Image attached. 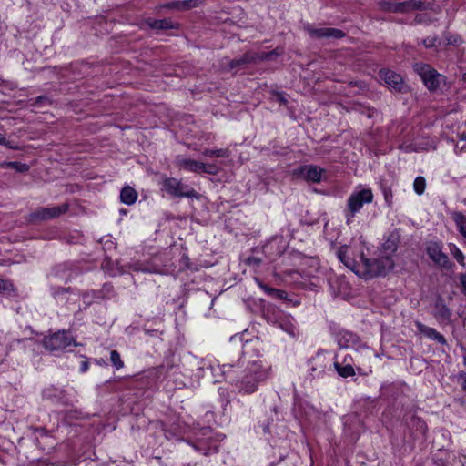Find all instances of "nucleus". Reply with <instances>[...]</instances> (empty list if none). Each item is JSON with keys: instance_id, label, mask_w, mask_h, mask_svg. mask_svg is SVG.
<instances>
[{"instance_id": "nucleus-1", "label": "nucleus", "mask_w": 466, "mask_h": 466, "mask_svg": "<svg viewBox=\"0 0 466 466\" xmlns=\"http://www.w3.org/2000/svg\"><path fill=\"white\" fill-rule=\"evenodd\" d=\"M394 268V262L389 256L368 258L360 254V270L357 275L364 279H372L387 275Z\"/></svg>"}, {"instance_id": "nucleus-2", "label": "nucleus", "mask_w": 466, "mask_h": 466, "mask_svg": "<svg viewBox=\"0 0 466 466\" xmlns=\"http://www.w3.org/2000/svg\"><path fill=\"white\" fill-rule=\"evenodd\" d=\"M245 376L240 381V391L247 394L257 390L258 383L265 380L268 376L269 369L264 367L261 361H254L246 370Z\"/></svg>"}, {"instance_id": "nucleus-3", "label": "nucleus", "mask_w": 466, "mask_h": 466, "mask_svg": "<svg viewBox=\"0 0 466 466\" xmlns=\"http://www.w3.org/2000/svg\"><path fill=\"white\" fill-rule=\"evenodd\" d=\"M415 71L420 75L423 84L430 92H434L440 88L441 84H445V76L438 73L428 64H416Z\"/></svg>"}, {"instance_id": "nucleus-4", "label": "nucleus", "mask_w": 466, "mask_h": 466, "mask_svg": "<svg viewBox=\"0 0 466 466\" xmlns=\"http://www.w3.org/2000/svg\"><path fill=\"white\" fill-rule=\"evenodd\" d=\"M373 199L372 191L369 188L361 189L358 192L351 194L347 202L346 218L347 223L352 218L355 217L356 213L359 212L365 203H371Z\"/></svg>"}, {"instance_id": "nucleus-5", "label": "nucleus", "mask_w": 466, "mask_h": 466, "mask_svg": "<svg viewBox=\"0 0 466 466\" xmlns=\"http://www.w3.org/2000/svg\"><path fill=\"white\" fill-rule=\"evenodd\" d=\"M163 187L172 197L198 198V193L194 188L175 177L166 178L163 182Z\"/></svg>"}, {"instance_id": "nucleus-6", "label": "nucleus", "mask_w": 466, "mask_h": 466, "mask_svg": "<svg viewBox=\"0 0 466 466\" xmlns=\"http://www.w3.org/2000/svg\"><path fill=\"white\" fill-rule=\"evenodd\" d=\"M72 343H74L75 346L77 345V343L74 341L69 332L66 330L55 332L49 336H46L42 341L45 349L51 352L62 350Z\"/></svg>"}, {"instance_id": "nucleus-7", "label": "nucleus", "mask_w": 466, "mask_h": 466, "mask_svg": "<svg viewBox=\"0 0 466 466\" xmlns=\"http://www.w3.org/2000/svg\"><path fill=\"white\" fill-rule=\"evenodd\" d=\"M379 76L392 91L401 94L410 91V87L404 83L402 76L394 71L380 69L379 71Z\"/></svg>"}, {"instance_id": "nucleus-8", "label": "nucleus", "mask_w": 466, "mask_h": 466, "mask_svg": "<svg viewBox=\"0 0 466 466\" xmlns=\"http://www.w3.org/2000/svg\"><path fill=\"white\" fill-rule=\"evenodd\" d=\"M382 8L393 13H409L413 10H426L428 5L420 0H407L403 2H387Z\"/></svg>"}, {"instance_id": "nucleus-9", "label": "nucleus", "mask_w": 466, "mask_h": 466, "mask_svg": "<svg viewBox=\"0 0 466 466\" xmlns=\"http://www.w3.org/2000/svg\"><path fill=\"white\" fill-rule=\"evenodd\" d=\"M67 210V204L50 208H39L29 215V221L36 222L55 218L66 213Z\"/></svg>"}, {"instance_id": "nucleus-10", "label": "nucleus", "mask_w": 466, "mask_h": 466, "mask_svg": "<svg viewBox=\"0 0 466 466\" xmlns=\"http://www.w3.org/2000/svg\"><path fill=\"white\" fill-rule=\"evenodd\" d=\"M323 173L324 169L314 165L300 166L293 171L294 176L313 183H319L322 179Z\"/></svg>"}, {"instance_id": "nucleus-11", "label": "nucleus", "mask_w": 466, "mask_h": 466, "mask_svg": "<svg viewBox=\"0 0 466 466\" xmlns=\"http://www.w3.org/2000/svg\"><path fill=\"white\" fill-rule=\"evenodd\" d=\"M429 258L439 267L450 269L452 263L450 261L448 256L442 252L441 246L438 243H430L426 248Z\"/></svg>"}, {"instance_id": "nucleus-12", "label": "nucleus", "mask_w": 466, "mask_h": 466, "mask_svg": "<svg viewBox=\"0 0 466 466\" xmlns=\"http://www.w3.org/2000/svg\"><path fill=\"white\" fill-rule=\"evenodd\" d=\"M307 32L312 38H336L339 39L345 36V33L337 28L321 27L313 28L311 26L306 27Z\"/></svg>"}, {"instance_id": "nucleus-13", "label": "nucleus", "mask_w": 466, "mask_h": 466, "mask_svg": "<svg viewBox=\"0 0 466 466\" xmlns=\"http://www.w3.org/2000/svg\"><path fill=\"white\" fill-rule=\"evenodd\" d=\"M176 166L190 172L201 173L204 163L178 156L176 158Z\"/></svg>"}, {"instance_id": "nucleus-14", "label": "nucleus", "mask_w": 466, "mask_h": 466, "mask_svg": "<svg viewBox=\"0 0 466 466\" xmlns=\"http://www.w3.org/2000/svg\"><path fill=\"white\" fill-rule=\"evenodd\" d=\"M349 248L342 246L339 248L337 256L339 259L350 269L357 274L360 270V262H356L353 258L349 256Z\"/></svg>"}, {"instance_id": "nucleus-15", "label": "nucleus", "mask_w": 466, "mask_h": 466, "mask_svg": "<svg viewBox=\"0 0 466 466\" xmlns=\"http://www.w3.org/2000/svg\"><path fill=\"white\" fill-rule=\"evenodd\" d=\"M250 63H256V56L253 52H247L241 56L228 61V69H238Z\"/></svg>"}, {"instance_id": "nucleus-16", "label": "nucleus", "mask_w": 466, "mask_h": 466, "mask_svg": "<svg viewBox=\"0 0 466 466\" xmlns=\"http://www.w3.org/2000/svg\"><path fill=\"white\" fill-rule=\"evenodd\" d=\"M434 317L439 321L450 320L451 317V309L444 304L443 299L439 298L435 303Z\"/></svg>"}, {"instance_id": "nucleus-17", "label": "nucleus", "mask_w": 466, "mask_h": 466, "mask_svg": "<svg viewBox=\"0 0 466 466\" xmlns=\"http://www.w3.org/2000/svg\"><path fill=\"white\" fill-rule=\"evenodd\" d=\"M146 23L153 30L172 29L177 26V24L173 23L170 19L155 20L148 18Z\"/></svg>"}, {"instance_id": "nucleus-18", "label": "nucleus", "mask_w": 466, "mask_h": 466, "mask_svg": "<svg viewBox=\"0 0 466 466\" xmlns=\"http://www.w3.org/2000/svg\"><path fill=\"white\" fill-rule=\"evenodd\" d=\"M137 198V191L129 186L125 187L120 192V199L123 203H125L127 205L134 204L136 202Z\"/></svg>"}, {"instance_id": "nucleus-19", "label": "nucleus", "mask_w": 466, "mask_h": 466, "mask_svg": "<svg viewBox=\"0 0 466 466\" xmlns=\"http://www.w3.org/2000/svg\"><path fill=\"white\" fill-rule=\"evenodd\" d=\"M452 218H453L461 235L466 238V218H465V216L461 212L455 211L452 213Z\"/></svg>"}, {"instance_id": "nucleus-20", "label": "nucleus", "mask_w": 466, "mask_h": 466, "mask_svg": "<svg viewBox=\"0 0 466 466\" xmlns=\"http://www.w3.org/2000/svg\"><path fill=\"white\" fill-rule=\"evenodd\" d=\"M334 367H335L337 372L339 373V375L343 378H348V377H351V376L355 375V370L350 364L342 366L339 363L335 362Z\"/></svg>"}, {"instance_id": "nucleus-21", "label": "nucleus", "mask_w": 466, "mask_h": 466, "mask_svg": "<svg viewBox=\"0 0 466 466\" xmlns=\"http://www.w3.org/2000/svg\"><path fill=\"white\" fill-rule=\"evenodd\" d=\"M416 326H417L418 330L420 333L424 334L426 337H428L431 339H434L435 337L439 333L435 329L428 327L420 322H417Z\"/></svg>"}, {"instance_id": "nucleus-22", "label": "nucleus", "mask_w": 466, "mask_h": 466, "mask_svg": "<svg viewBox=\"0 0 466 466\" xmlns=\"http://www.w3.org/2000/svg\"><path fill=\"white\" fill-rule=\"evenodd\" d=\"M202 155L208 157H228L229 152L228 149H205Z\"/></svg>"}, {"instance_id": "nucleus-23", "label": "nucleus", "mask_w": 466, "mask_h": 466, "mask_svg": "<svg viewBox=\"0 0 466 466\" xmlns=\"http://www.w3.org/2000/svg\"><path fill=\"white\" fill-rule=\"evenodd\" d=\"M413 187H414V191L418 195L423 194V192L425 191V187H426L425 178L423 177H417L414 180Z\"/></svg>"}, {"instance_id": "nucleus-24", "label": "nucleus", "mask_w": 466, "mask_h": 466, "mask_svg": "<svg viewBox=\"0 0 466 466\" xmlns=\"http://www.w3.org/2000/svg\"><path fill=\"white\" fill-rule=\"evenodd\" d=\"M203 0H183L180 1L181 11L189 10L193 7L198 6Z\"/></svg>"}, {"instance_id": "nucleus-25", "label": "nucleus", "mask_w": 466, "mask_h": 466, "mask_svg": "<svg viewBox=\"0 0 466 466\" xmlns=\"http://www.w3.org/2000/svg\"><path fill=\"white\" fill-rule=\"evenodd\" d=\"M110 360L113 365L117 369H121L124 366V362L121 360L120 354L116 350H112L110 353Z\"/></svg>"}, {"instance_id": "nucleus-26", "label": "nucleus", "mask_w": 466, "mask_h": 466, "mask_svg": "<svg viewBox=\"0 0 466 466\" xmlns=\"http://www.w3.org/2000/svg\"><path fill=\"white\" fill-rule=\"evenodd\" d=\"M310 363H311L310 371H311V375L313 377H315L314 372H316V371H318V375L324 372V366L320 363V361L319 360H312L310 361Z\"/></svg>"}, {"instance_id": "nucleus-27", "label": "nucleus", "mask_w": 466, "mask_h": 466, "mask_svg": "<svg viewBox=\"0 0 466 466\" xmlns=\"http://www.w3.org/2000/svg\"><path fill=\"white\" fill-rule=\"evenodd\" d=\"M451 253L458 261V263L464 266V255L456 246H452V248H451Z\"/></svg>"}, {"instance_id": "nucleus-28", "label": "nucleus", "mask_w": 466, "mask_h": 466, "mask_svg": "<svg viewBox=\"0 0 466 466\" xmlns=\"http://www.w3.org/2000/svg\"><path fill=\"white\" fill-rule=\"evenodd\" d=\"M219 168L215 164L206 165L204 164V167L201 168V173H207L209 175H217L218 173Z\"/></svg>"}, {"instance_id": "nucleus-29", "label": "nucleus", "mask_w": 466, "mask_h": 466, "mask_svg": "<svg viewBox=\"0 0 466 466\" xmlns=\"http://www.w3.org/2000/svg\"><path fill=\"white\" fill-rule=\"evenodd\" d=\"M10 290H12V291L15 290L13 283L9 280L0 279V292L1 291H10Z\"/></svg>"}, {"instance_id": "nucleus-30", "label": "nucleus", "mask_w": 466, "mask_h": 466, "mask_svg": "<svg viewBox=\"0 0 466 466\" xmlns=\"http://www.w3.org/2000/svg\"><path fill=\"white\" fill-rule=\"evenodd\" d=\"M261 262H262L261 258H257V257H248L245 260V263L247 265H248L250 267H254V268L259 267Z\"/></svg>"}, {"instance_id": "nucleus-31", "label": "nucleus", "mask_w": 466, "mask_h": 466, "mask_svg": "<svg viewBox=\"0 0 466 466\" xmlns=\"http://www.w3.org/2000/svg\"><path fill=\"white\" fill-rule=\"evenodd\" d=\"M439 42V39L437 36H431L427 37L423 40V45L426 47H433L437 46V43Z\"/></svg>"}, {"instance_id": "nucleus-32", "label": "nucleus", "mask_w": 466, "mask_h": 466, "mask_svg": "<svg viewBox=\"0 0 466 466\" xmlns=\"http://www.w3.org/2000/svg\"><path fill=\"white\" fill-rule=\"evenodd\" d=\"M159 8H167V9H175V10L181 11L180 1H175V2H170V3L165 4V5H159Z\"/></svg>"}, {"instance_id": "nucleus-33", "label": "nucleus", "mask_w": 466, "mask_h": 466, "mask_svg": "<svg viewBox=\"0 0 466 466\" xmlns=\"http://www.w3.org/2000/svg\"><path fill=\"white\" fill-rule=\"evenodd\" d=\"M259 287L267 293L268 294L269 296H273L275 295V293L278 292V289H274V288H270L268 287V285L266 284H263L262 282H259L258 283Z\"/></svg>"}, {"instance_id": "nucleus-34", "label": "nucleus", "mask_w": 466, "mask_h": 466, "mask_svg": "<svg viewBox=\"0 0 466 466\" xmlns=\"http://www.w3.org/2000/svg\"><path fill=\"white\" fill-rule=\"evenodd\" d=\"M46 102H48V103L50 102L48 97L46 96H39L31 103V106H38L42 103H46Z\"/></svg>"}, {"instance_id": "nucleus-35", "label": "nucleus", "mask_w": 466, "mask_h": 466, "mask_svg": "<svg viewBox=\"0 0 466 466\" xmlns=\"http://www.w3.org/2000/svg\"><path fill=\"white\" fill-rule=\"evenodd\" d=\"M256 56V62L258 61H263V60H270V54H268V52H262L260 54L254 53Z\"/></svg>"}, {"instance_id": "nucleus-36", "label": "nucleus", "mask_w": 466, "mask_h": 466, "mask_svg": "<svg viewBox=\"0 0 466 466\" xmlns=\"http://www.w3.org/2000/svg\"><path fill=\"white\" fill-rule=\"evenodd\" d=\"M384 198L389 205L391 204L392 193L390 189L384 188Z\"/></svg>"}, {"instance_id": "nucleus-37", "label": "nucleus", "mask_w": 466, "mask_h": 466, "mask_svg": "<svg viewBox=\"0 0 466 466\" xmlns=\"http://www.w3.org/2000/svg\"><path fill=\"white\" fill-rule=\"evenodd\" d=\"M412 420H413L414 421H416V422H417V426H418V428H419L420 431H425V429H426V424H425V422H424L423 420H421L420 419L416 418V417H412Z\"/></svg>"}, {"instance_id": "nucleus-38", "label": "nucleus", "mask_w": 466, "mask_h": 466, "mask_svg": "<svg viewBox=\"0 0 466 466\" xmlns=\"http://www.w3.org/2000/svg\"><path fill=\"white\" fill-rule=\"evenodd\" d=\"M287 296H288L287 292H285L284 290H281V289H278V292L275 293V295H273L272 297H276L280 299H286Z\"/></svg>"}, {"instance_id": "nucleus-39", "label": "nucleus", "mask_w": 466, "mask_h": 466, "mask_svg": "<svg viewBox=\"0 0 466 466\" xmlns=\"http://www.w3.org/2000/svg\"><path fill=\"white\" fill-rule=\"evenodd\" d=\"M433 340H436L437 342H439L441 345L447 344L446 339L440 332L438 333V335L435 337V339Z\"/></svg>"}, {"instance_id": "nucleus-40", "label": "nucleus", "mask_w": 466, "mask_h": 466, "mask_svg": "<svg viewBox=\"0 0 466 466\" xmlns=\"http://www.w3.org/2000/svg\"><path fill=\"white\" fill-rule=\"evenodd\" d=\"M460 282L462 291L466 293V274H461L460 276Z\"/></svg>"}, {"instance_id": "nucleus-41", "label": "nucleus", "mask_w": 466, "mask_h": 466, "mask_svg": "<svg viewBox=\"0 0 466 466\" xmlns=\"http://www.w3.org/2000/svg\"><path fill=\"white\" fill-rule=\"evenodd\" d=\"M87 369H88V362L87 361H82L81 366H80V370L82 372H85V371L87 370Z\"/></svg>"}, {"instance_id": "nucleus-42", "label": "nucleus", "mask_w": 466, "mask_h": 466, "mask_svg": "<svg viewBox=\"0 0 466 466\" xmlns=\"http://www.w3.org/2000/svg\"><path fill=\"white\" fill-rule=\"evenodd\" d=\"M268 54H270V60L273 59V57L278 56L280 53L278 52V50L268 52Z\"/></svg>"}, {"instance_id": "nucleus-43", "label": "nucleus", "mask_w": 466, "mask_h": 466, "mask_svg": "<svg viewBox=\"0 0 466 466\" xmlns=\"http://www.w3.org/2000/svg\"><path fill=\"white\" fill-rule=\"evenodd\" d=\"M464 377L463 382H462V390L466 391V373L462 375Z\"/></svg>"}, {"instance_id": "nucleus-44", "label": "nucleus", "mask_w": 466, "mask_h": 466, "mask_svg": "<svg viewBox=\"0 0 466 466\" xmlns=\"http://www.w3.org/2000/svg\"><path fill=\"white\" fill-rule=\"evenodd\" d=\"M5 137L2 134H0V145L5 144Z\"/></svg>"}, {"instance_id": "nucleus-45", "label": "nucleus", "mask_w": 466, "mask_h": 466, "mask_svg": "<svg viewBox=\"0 0 466 466\" xmlns=\"http://www.w3.org/2000/svg\"><path fill=\"white\" fill-rule=\"evenodd\" d=\"M69 289H70V288H68V289H60L59 290L55 292V295H57L60 290L61 291H68Z\"/></svg>"}, {"instance_id": "nucleus-46", "label": "nucleus", "mask_w": 466, "mask_h": 466, "mask_svg": "<svg viewBox=\"0 0 466 466\" xmlns=\"http://www.w3.org/2000/svg\"><path fill=\"white\" fill-rule=\"evenodd\" d=\"M463 80L466 82V73L463 75Z\"/></svg>"}, {"instance_id": "nucleus-47", "label": "nucleus", "mask_w": 466, "mask_h": 466, "mask_svg": "<svg viewBox=\"0 0 466 466\" xmlns=\"http://www.w3.org/2000/svg\"><path fill=\"white\" fill-rule=\"evenodd\" d=\"M462 139L466 140V134L465 135H462Z\"/></svg>"}]
</instances>
